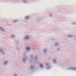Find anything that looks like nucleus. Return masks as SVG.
I'll return each mask as SVG.
<instances>
[{"label": "nucleus", "mask_w": 76, "mask_h": 76, "mask_svg": "<svg viewBox=\"0 0 76 76\" xmlns=\"http://www.w3.org/2000/svg\"><path fill=\"white\" fill-rule=\"evenodd\" d=\"M46 65L47 67L46 68L47 69H50L51 68V66L50 65V64L47 63L46 64Z\"/></svg>", "instance_id": "1"}, {"label": "nucleus", "mask_w": 76, "mask_h": 76, "mask_svg": "<svg viewBox=\"0 0 76 76\" xmlns=\"http://www.w3.org/2000/svg\"><path fill=\"white\" fill-rule=\"evenodd\" d=\"M28 59V58L27 56H26L23 59V63H26V60Z\"/></svg>", "instance_id": "2"}, {"label": "nucleus", "mask_w": 76, "mask_h": 76, "mask_svg": "<svg viewBox=\"0 0 76 76\" xmlns=\"http://www.w3.org/2000/svg\"><path fill=\"white\" fill-rule=\"evenodd\" d=\"M30 58L31 59H33L34 60H35V61H36V60H37V57H36L35 58L33 57V56L32 55H31L30 56Z\"/></svg>", "instance_id": "3"}, {"label": "nucleus", "mask_w": 76, "mask_h": 76, "mask_svg": "<svg viewBox=\"0 0 76 76\" xmlns=\"http://www.w3.org/2000/svg\"><path fill=\"white\" fill-rule=\"evenodd\" d=\"M68 70H76V68H68Z\"/></svg>", "instance_id": "4"}, {"label": "nucleus", "mask_w": 76, "mask_h": 76, "mask_svg": "<svg viewBox=\"0 0 76 76\" xmlns=\"http://www.w3.org/2000/svg\"><path fill=\"white\" fill-rule=\"evenodd\" d=\"M0 53H1L2 54H3V55H4L5 54V53L4 52H3V50H2V49H0Z\"/></svg>", "instance_id": "5"}, {"label": "nucleus", "mask_w": 76, "mask_h": 76, "mask_svg": "<svg viewBox=\"0 0 76 76\" xmlns=\"http://www.w3.org/2000/svg\"><path fill=\"white\" fill-rule=\"evenodd\" d=\"M0 29L2 31H4V27H0Z\"/></svg>", "instance_id": "6"}, {"label": "nucleus", "mask_w": 76, "mask_h": 76, "mask_svg": "<svg viewBox=\"0 0 76 76\" xmlns=\"http://www.w3.org/2000/svg\"><path fill=\"white\" fill-rule=\"evenodd\" d=\"M29 37V36H25V37L24 39H25L26 40V39H28V38Z\"/></svg>", "instance_id": "7"}, {"label": "nucleus", "mask_w": 76, "mask_h": 76, "mask_svg": "<svg viewBox=\"0 0 76 76\" xmlns=\"http://www.w3.org/2000/svg\"><path fill=\"white\" fill-rule=\"evenodd\" d=\"M8 63L7 61H6L4 62V65H7Z\"/></svg>", "instance_id": "8"}, {"label": "nucleus", "mask_w": 76, "mask_h": 76, "mask_svg": "<svg viewBox=\"0 0 76 76\" xmlns=\"http://www.w3.org/2000/svg\"><path fill=\"white\" fill-rule=\"evenodd\" d=\"M55 45L56 47H57V46L58 45V42H57L56 44H55Z\"/></svg>", "instance_id": "9"}, {"label": "nucleus", "mask_w": 76, "mask_h": 76, "mask_svg": "<svg viewBox=\"0 0 76 76\" xmlns=\"http://www.w3.org/2000/svg\"><path fill=\"white\" fill-rule=\"evenodd\" d=\"M30 50V48H26V51H29Z\"/></svg>", "instance_id": "10"}, {"label": "nucleus", "mask_w": 76, "mask_h": 76, "mask_svg": "<svg viewBox=\"0 0 76 76\" xmlns=\"http://www.w3.org/2000/svg\"><path fill=\"white\" fill-rule=\"evenodd\" d=\"M68 37H69V38H73V36L70 35L69 36H68Z\"/></svg>", "instance_id": "11"}, {"label": "nucleus", "mask_w": 76, "mask_h": 76, "mask_svg": "<svg viewBox=\"0 0 76 76\" xmlns=\"http://www.w3.org/2000/svg\"><path fill=\"white\" fill-rule=\"evenodd\" d=\"M30 68L31 70H32V69H34V67L33 66H31L30 67Z\"/></svg>", "instance_id": "12"}, {"label": "nucleus", "mask_w": 76, "mask_h": 76, "mask_svg": "<svg viewBox=\"0 0 76 76\" xmlns=\"http://www.w3.org/2000/svg\"><path fill=\"white\" fill-rule=\"evenodd\" d=\"M25 19L26 20H28V19H29V17L28 16L26 17Z\"/></svg>", "instance_id": "13"}, {"label": "nucleus", "mask_w": 76, "mask_h": 76, "mask_svg": "<svg viewBox=\"0 0 76 76\" xmlns=\"http://www.w3.org/2000/svg\"><path fill=\"white\" fill-rule=\"evenodd\" d=\"M40 68H43V65L42 64H40Z\"/></svg>", "instance_id": "14"}, {"label": "nucleus", "mask_w": 76, "mask_h": 76, "mask_svg": "<svg viewBox=\"0 0 76 76\" xmlns=\"http://www.w3.org/2000/svg\"><path fill=\"white\" fill-rule=\"evenodd\" d=\"M44 53H47V49H45L44 50Z\"/></svg>", "instance_id": "15"}, {"label": "nucleus", "mask_w": 76, "mask_h": 76, "mask_svg": "<svg viewBox=\"0 0 76 76\" xmlns=\"http://www.w3.org/2000/svg\"><path fill=\"white\" fill-rule=\"evenodd\" d=\"M17 50H18V51H20V49L19 48L17 47Z\"/></svg>", "instance_id": "16"}, {"label": "nucleus", "mask_w": 76, "mask_h": 76, "mask_svg": "<svg viewBox=\"0 0 76 76\" xmlns=\"http://www.w3.org/2000/svg\"><path fill=\"white\" fill-rule=\"evenodd\" d=\"M53 62L54 63H56V60L53 59Z\"/></svg>", "instance_id": "17"}, {"label": "nucleus", "mask_w": 76, "mask_h": 76, "mask_svg": "<svg viewBox=\"0 0 76 76\" xmlns=\"http://www.w3.org/2000/svg\"><path fill=\"white\" fill-rule=\"evenodd\" d=\"M23 3H27V1H23Z\"/></svg>", "instance_id": "18"}, {"label": "nucleus", "mask_w": 76, "mask_h": 76, "mask_svg": "<svg viewBox=\"0 0 76 76\" xmlns=\"http://www.w3.org/2000/svg\"><path fill=\"white\" fill-rule=\"evenodd\" d=\"M49 16L50 18H51L52 17V15L51 14H49Z\"/></svg>", "instance_id": "19"}, {"label": "nucleus", "mask_w": 76, "mask_h": 76, "mask_svg": "<svg viewBox=\"0 0 76 76\" xmlns=\"http://www.w3.org/2000/svg\"><path fill=\"white\" fill-rule=\"evenodd\" d=\"M72 25H76V23H72Z\"/></svg>", "instance_id": "20"}, {"label": "nucleus", "mask_w": 76, "mask_h": 76, "mask_svg": "<svg viewBox=\"0 0 76 76\" xmlns=\"http://www.w3.org/2000/svg\"><path fill=\"white\" fill-rule=\"evenodd\" d=\"M15 37V36L13 35H12L11 36V38H14Z\"/></svg>", "instance_id": "21"}, {"label": "nucleus", "mask_w": 76, "mask_h": 76, "mask_svg": "<svg viewBox=\"0 0 76 76\" xmlns=\"http://www.w3.org/2000/svg\"><path fill=\"white\" fill-rule=\"evenodd\" d=\"M60 49L59 48H57V51H60Z\"/></svg>", "instance_id": "22"}, {"label": "nucleus", "mask_w": 76, "mask_h": 76, "mask_svg": "<svg viewBox=\"0 0 76 76\" xmlns=\"http://www.w3.org/2000/svg\"><path fill=\"white\" fill-rule=\"evenodd\" d=\"M17 20H14V22H17Z\"/></svg>", "instance_id": "23"}, {"label": "nucleus", "mask_w": 76, "mask_h": 76, "mask_svg": "<svg viewBox=\"0 0 76 76\" xmlns=\"http://www.w3.org/2000/svg\"><path fill=\"white\" fill-rule=\"evenodd\" d=\"M30 61L31 62V63H32V60H30Z\"/></svg>", "instance_id": "24"}, {"label": "nucleus", "mask_w": 76, "mask_h": 76, "mask_svg": "<svg viewBox=\"0 0 76 76\" xmlns=\"http://www.w3.org/2000/svg\"><path fill=\"white\" fill-rule=\"evenodd\" d=\"M14 76H17V75H16V74H15L14 75Z\"/></svg>", "instance_id": "25"}, {"label": "nucleus", "mask_w": 76, "mask_h": 76, "mask_svg": "<svg viewBox=\"0 0 76 76\" xmlns=\"http://www.w3.org/2000/svg\"><path fill=\"white\" fill-rule=\"evenodd\" d=\"M53 40H54V39H52V41H53Z\"/></svg>", "instance_id": "26"}]
</instances>
